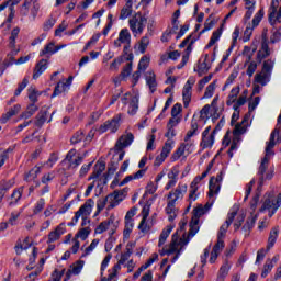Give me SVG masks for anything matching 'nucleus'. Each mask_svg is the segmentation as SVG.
Instances as JSON below:
<instances>
[{
	"label": "nucleus",
	"mask_w": 281,
	"mask_h": 281,
	"mask_svg": "<svg viewBox=\"0 0 281 281\" xmlns=\"http://www.w3.org/2000/svg\"><path fill=\"white\" fill-rule=\"evenodd\" d=\"M273 261H271V259H268L266 261V263L263 265V269L261 272V278H267L269 276V273H271L272 269H273Z\"/></svg>",
	"instance_id": "nucleus-52"
},
{
	"label": "nucleus",
	"mask_w": 281,
	"mask_h": 281,
	"mask_svg": "<svg viewBox=\"0 0 281 281\" xmlns=\"http://www.w3.org/2000/svg\"><path fill=\"white\" fill-rule=\"evenodd\" d=\"M117 231V222L115 217L111 215L108 220L101 222L95 228V234H104V232H109L110 236H113Z\"/></svg>",
	"instance_id": "nucleus-10"
},
{
	"label": "nucleus",
	"mask_w": 281,
	"mask_h": 281,
	"mask_svg": "<svg viewBox=\"0 0 281 281\" xmlns=\"http://www.w3.org/2000/svg\"><path fill=\"white\" fill-rule=\"evenodd\" d=\"M21 0H14L10 7V14L7 19V22L2 23L1 27H3L4 25H7L8 30H10V24L12 23L13 19H14V5H18V3H20Z\"/></svg>",
	"instance_id": "nucleus-39"
},
{
	"label": "nucleus",
	"mask_w": 281,
	"mask_h": 281,
	"mask_svg": "<svg viewBox=\"0 0 281 281\" xmlns=\"http://www.w3.org/2000/svg\"><path fill=\"white\" fill-rule=\"evenodd\" d=\"M144 175H146V169H140L136 173L125 177L119 186H126V183H130V181H133L134 179H142Z\"/></svg>",
	"instance_id": "nucleus-32"
},
{
	"label": "nucleus",
	"mask_w": 281,
	"mask_h": 281,
	"mask_svg": "<svg viewBox=\"0 0 281 281\" xmlns=\"http://www.w3.org/2000/svg\"><path fill=\"white\" fill-rule=\"evenodd\" d=\"M48 65H49V61H47V59H41L34 68L33 79L37 80V78H41V76H43V74L47 71Z\"/></svg>",
	"instance_id": "nucleus-20"
},
{
	"label": "nucleus",
	"mask_w": 281,
	"mask_h": 281,
	"mask_svg": "<svg viewBox=\"0 0 281 281\" xmlns=\"http://www.w3.org/2000/svg\"><path fill=\"white\" fill-rule=\"evenodd\" d=\"M238 93H240V87H234L229 94H228V99L226 101L227 106H232L234 104V102H236L237 98H238Z\"/></svg>",
	"instance_id": "nucleus-38"
},
{
	"label": "nucleus",
	"mask_w": 281,
	"mask_h": 281,
	"mask_svg": "<svg viewBox=\"0 0 281 281\" xmlns=\"http://www.w3.org/2000/svg\"><path fill=\"white\" fill-rule=\"evenodd\" d=\"M33 7L32 0H25L20 9L21 16H27L30 14V9Z\"/></svg>",
	"instance_id": "nucleus-53"
},
{
	"label": "nucleus",
	"mask_w": 281,
	"mask_h": 281,
	"mask_svg": "<svg viewBox=\"0 0 281 281\" xmlns=\"http://www.w3.org/2000/svg\"><path fill=\"white\" fill-rule=\"evenodd\" d=\"M256 69H258V64L256 61H250L246 70L247 76L251 78L254 74H256Z\"/></svg>",
	"instance_id": "nucleus-63"
},
{
	"label": "nucleus",
	"mask_w": 281,
	"mask_h": 281,
	"mask_svg": "<svg viewBox=\"0 0 281 281\" xmlns=\"http://www.w3.org/2000/svg\"><path fill=\"white\" fill-rule=\"evenodd\" d=\"M87 154L78 155L76 149H70L68 154L66 155V158L64 159L63 164H65L66 169L71 170V172H76L78 170V166L85 161V157Z\"/></svg>",
	"instance_id": "nucleus-7"
},
{
	"label": "nucleus",
	"mask_w": 281,
	"mask_h": 281,
	"mask_svg": "<svg viewBox=\"0 0 281 281\" xmlns=\"http://www.w3.org/2000/svg\"><path fill=\"white\" fill-rule=\"evenodd\" d=\"M269 54H271V50H269V42H267V40H262L261 49L257 53L258 63H262Z\"/></svg>",
	"instance_id": "nucleus-26"
},
{
	"label": "nucleus",
	"mask_w": 281,
	"mask_h": 281,
	"mask_svg": "<svg viewBox=\"0 0 281 281\" xmlns=\"http://www.w3.org/2000/svg\"><path fill=\"white\" fill-rule=\"evenodd\" d=\"M256 221H258V214H251L245 225L243 226V232H245L246 236H249V232L254 229V226L256 225Z\"/></svg>",
	"instance_id": "nucleus-28"
},
{
	"label": "nucleus",
	"mask_w": 281,
	"mask_h": 281,
	"mask_svg": "<svg viewBox=\"0 0 281 281\" xmlns=\"http://www.w3.org/2000/svg\"><path fill=\"white\" fill-rule=\"evenodd\" d=\"M110 199V205H108V210H113V207H117L124 199H126V190L123 189L121 191H114L113 193L108 195Z\"/></svg>",
	"instance_id": "nucleus-16"
},
{
	"label": "nucleus",
	"mask_w": 281,
	"mask_h": 281,
	"mask_svg": "<svg viewBox=\"0 0 281 281\" xmlns=\"http://www.w3.org/2000/svg\"><path fill=\"white\" fill-rule=\"evenodd\" d=\"M246 13L244 15V21L247 23L251 16H254V12H256V0H244Z\"/></svg>",
	"instance_id": "nucleus-24"
},
{
	"label": "nucleus",
	"mask_w": 281,
	"mask_h": 281,
	"mask_svg": "<svg viewBox=\"0 0 281 281\" xmlns=\"http://www.w3.org/2000/svg\"><path fill=\"white\" fill-rule=\"evenodd\" d=\"M279 209H280V204H278L274 196L268 195V198H266V200L263 202L261 212L265 210H268L269 216L271 217V216H273V214H276V212H278Z\"/></svg>",
	"instance_id": "nucleus-19"
},
{
	"label": "nucleus",
	"mask_w": 281,
	"mask_h": 281,
	"mask_svg": "<svg viewBox=\"0 0 281 281\" xmlns=\"http://www.w3.org/2000/svg\"><path fill=\"white\" fill-rule=\"evenodd\" d=\"M67 232V228H65V224H59L55 231L50 232L48 234V243H56V240L60 239V236Z\"/></svg>",
	"instance_id": "nucleus-23"
},
{
	"label": "nucleus",
	"mask_w": 281,
	"mask_h": 281,
	"mask_svg": "<svg viewBox=\"0 0 281 281\" xmlns=\"http://www.w3.org/2000/svg\"><path fill=\"white\" fill-rule=\"evenodd\" d=\"M146 23H148V19L142 15V13H136L128 20L130 30L134 34V36H139L144 34Z\"/></svg>",
	"instance_id": "nucleus-6"
},
{
	"label": "nucleus",
	"mask_w": 281,
	"mask_h": 281,
	"mask_svg": "<svg viewBox=\"0 0 281 281\" xmlns=\"http://www.w3.org/2000/svg\"><path fill=\"white\" fill-rule=\"evenodd\" d=\"M249 126V114H246L243 119V121L238 124H236L234 131H233V142L231 145V148L228 150V154L231 157H233L234 154H232V150H236L238 148V142H240V135H245L247 133V127Z\"/></svg>",
	"instance_id": "nucleus-5"
},
{
	"label": "nucleus",
	"mask_w": 281,
	"mask_h": 281,
	"mask_svg": "<svg viewBox=\"0 0 281 281\" xmlns=\"http://www.w3.org/2000/svg\"><path fill=\"white\" fill-rule=\"evenodd\" d=\"M278 228H272L270 231V235H269V238H268V246H267V249H271V247H273V245H276V240H278Z\"/></svg>",
	"instance_id": "nucleus-45"
},
{
	"label": "nucleus",
	"mask_w": 281,
	"mask_h": 281,
	"mask_svg": "<svg viewBox=\"0 0 281 281\" xmlns=\"http://www.w3.org/2000/svg\"><path fill=\"white\" fill-rule=\"evenodd\" d=\"M180 146H181V148H183L184 154H186L187 157L189 155H192V151H193V149H192V140L182 143Z\"/></svg>",
	"instance_id": "nucleus-64"
},
{
	"label": "nucleus",
	"mask_w": 281,
	"mask_h": 281,
	"mask_svg": "<svg viewBox=\"0 0 281 281\" xmlns=\"http://www.w3.org/2000/svg\"><path fill=\"white\" fill-rule=\"evenodd\" d=\"M278 133V130H274L270 134V139L266 145V155L261 160V164L259 166L258 170V177H259V186H262L265 183V172H267V168H269V161L271 157H273V148H276V134Z\"/></svg>",
	"instance_id": "nucleus-4"
},
{
	"label": "nucleus",
	"mask_w": 281,
	"mask_h": 281,
	"mask_svg": "<svg viewBox=\"0 0 281 281\" xmlns=\"http://www.w3.org/2000/svg\"><path fill=\"white\" fill-rule=\"evenodd\" d=\"M222 31L218 29L217 31L213 32L212 37L207 44V47H212L220 38H221Z\"/></svg>",
	"instance_id": "nucleus-62"
},
{
	"label": "nucleus",
	"mask_w": 281,
	"mask_h": 281,
	"mask_svg": "<svg viewBox=\"0 0 281 281\" xmlns=\"http://www.w3.org/2000/svg\"><path fill=\"white\" fill-rule=\"evenodd\" d=\"M122 265L124 263H120V260L116 265H114L112 272H110L109 278H103L102 281H115V277L117 276V272L120 271V269H122Z\"/></svg>",
	"instance_id": "nucleus-47"
},
{
	"label": "nucleus",
	"mask_w": 281,
	"mask_h": 281,
	"mask_svg": "<svg viewBox=\"0 0 281 281\" xmlns=\"http://www.w3.org/2000/svg\"><path fill=\"white\" fill-rule=\"evenodd\" d=\"M109 205H111V200L109 199V195H106L105 198L98 200L97 210L98 212H102V210H104V207H109Z\"/></svg>",
	"instance_id": "nucleus-50"
},
{
	"label": "nucleus",
	"mask_w": 281,
	"mask_h": 281,
	"mask_svg": "<svg viewBox=\"0 0 281 281\" xmlns=\"http://www.w3.org/2000/svg\"><path fill=\"white\" fill-rule=\"evenodd\" d=\"M210 115H212V108L210 104H206L200 111V117H202V120H207Z\"/></svg>",
	"instance_id": "nucleus-61"
},
{
	"label": "nucleus",
	"mask_w": 281,
	"mask_h": 281,
	"mask_svg": "<svg viewBox=\"0 0 281 281\" xmlns=\"http://www.w3.org/2000/svg\"><path fill=\"white\" fill-rule=\"evenodd\" d=\"M43 272V266H38L33 272L25 277V281H35Z\"/></svg>",
	"instance_id": "nucleus-54"
},
{
	"label": "nucleus",
	"mask_w": 281,
	"mask_h": 281,
	"mask_svg": "<svg viewBox=\"0 0 281 281\" xmlns=\"http://www.w3.org/2000/svg\"><path fill=\"white\" fill-rule=\"evenodd\" d=\"M270 80H271V75L263 70H261L259 74L255 76V82L257 85H261V87H266V85H269Z\"/></svg>",
	"instance_id": "nucleus-27"
},
{
	"label": "nucleus",
	"mask_w": 281,
	"mask_h": 281,
	"mask_svg": "<svg viewBox=\"0 0 281 281\" xmlns=\"http://www.w3.org/2000/svg\"><path fill=\"white\" fill-rule=\"evenodd\" d=\"M98 245H100V239H93L90 246H88L85 249V254L81 256V258H85V256H89L91 252H93L95 250V247H98Z\"/></svg>",
	"instance_id": "nucleus-57"
},
{
	"label": "nucleus",
	"mask_w": 281,
	"mask_h": 281,
	"mask_svg": "<svg viewBox=\"0 0 281 281\" xmlns=\"http://www.w3.org/2000/svg\"><path fill=\"white\" fill-rule=\"evenodd\" d=\"M210 71V65H207V55L203 60H200L198 64V74L202 76L203 74H207Z\"/></svg>",
	"instance_id": "nucleus-42"
},
{
	"label": "nucleus",
	"mask_w": 281,
	"mask_h": 281,
	"mask_svg": "<svg viewBox=\"0 0 281 281\" xmlns=\"http://www.w3.org/2000/svg\"><path fill=\"white\" fill-rule=\"evenodd\" d=\"M48 113L49 112L47 110H43V109L37 113V115L35 117V122H34V124H35V126H37V128H41L43 126V124H45V122H47Z\"/></svg>",
	"instance_id": "nucleus-31"
},
{
	"label": "nucleus",
	"mask_w": 281,
	"mask_h": 281,
	"mask_svg": "<svg viewBox=\"0 0 281 281\" xmlns=\"http://www.w3.org/2000/svg\"><path fill=\"white\" fill-rule=\"evenodd\" d=\"M95 205V202L92 199H88L83 205L80 206V209L77 211L81 214L82 218V225H87V216L91 215L93 212V207Z\"/></svg>",
	"instance_id": "nucleus-18"
},
{
	"label": "nucleus",
	"mask_w": 281,
	"mask_h": 281,
	"mask_svg": "<svg viewBox=\"0 0 281 281\" xmlns=\"http://www.w3.org/2000/svg\"><path fill=\"white\" fill-rule=\"evenodd\" d=\"M135 139V136H133L132 133H127L122 135L115 146H114V150L115 153H122V150H124V148H127V146H131L133 144V140Z\"/></svg>",
	"instance_id": "nucleus-14"
},
{
	"label": "nucleus",
	"mask_w": 281,
	"mask_h": 281,
	"mask_svg": "<svg viewBox=\"0 0 281 281\" xmlns=\"http://www.w3.org/2000/svg\"><path fill=\"white\" fill-rule=\"evenodd\" d=\"M21 212L23 211L11 213L10 218L8 221L11 227H14V225H19V217L21 216Z\"/></svg>",
	"instance_id": "nucleus-59"
},
{
	"label": "nucleus",
	"mask_w": 281,
	"mask_h": 281,
	"mask_svg": "<svg viewBox=\"0 0 281 281\" xmlns=\"http://www.w3.org/2000/svg\"><path fill=\"white\" fill-rule=\"evenodd\" d=\"M25 249H30V241L27 238H25L22 244H18L15 246V254H18V256H21V254H23V250Z\"/></svg>",
	"instance_id": "nucleus-56"
},
{
	"label": "nucleus",
	"mask_w": 281,
	"mask_h": 281,
	"mask_svg": "<svg viewBox=\"0 0 281 281\" xmlns=\"http://www.w3.org/2000/svg\"><path fill=\"white\" fill-rule=\"evenodd\" d=\"M210 207H212V205L206 204L204 207L198 206L196 209H194L193 216H192L191 223H190L189 236H191V237L196 236V234L199 233V218H201V216H203V214H205V212H207L210 210Z\"/></svg>",
	"instance_id": "nucleus-9"
},
{
	"label": "nucleus",
	"mask_w": 281,
	"mask_h": 281,
	"mask_svg": "<svg viewBox=\"0 0 281 281\" xmlns=\"http://www.w3.org/2000/svg\"><path fill=\"white\" fill-rule=\"evenodd\" d=\"M170 232H172V227H168L161 232L159 241H158V247H164L166 245V240H168V236H170Z\"/></svg>",
	"instance_id": "nucleus-49"
},
{
	"label": "nucleus",
	"mask_w": 281,
	"mask_h": 281,
	"mask_svg": "<svg viewBox=\"0 0 281 281\" xmlns=\"http://www.w3.org/2000/svg\"><path fill=\"white\" fill-rule=\"evenodd\" d=\"M265 16V9H260L252 19V24H247L244 31V42L247 43L251 38V34H254V29L260 25V21H262Z\"/></svg>",
	"instance_id": "nucleus-11"
},
{
	"label": "nucleus",
	"mask_w": 281,
	"mask_h": 281,
	"mask_svg": "<svg viewBox=\"0 0 281 281\" xmlns=\"http://www.w3.org/2000/svg\"><path fill=\"white\" fill-rule=\"evenodd\" d=\"M188 192V184L179 183L173 191L168 194V202L165 209L169 221H175L177 218V201L183 200L186 193Z\"/></svg>",
	"instance_id": "nucleus-1"
},
{
	"label": "nucleus",
	"mask_w": 281,
	"mask_h": 281,
	"mask_svg": "<svg viewBox=\"0 0 281 281\" xmlns=\"http://www.w3.org/2000/svg\"><path fill=\"white\" fill-rule=\"evenodd\" d=\"M36 111H38V106L34 103H31L27 105L26 111H24L21 115H20V120H30V117H32V115H34V113H36Z\"/></svg>",
	"instance_id": "nucleus-33"
},
{
	"label": "nucleus",
	"mask_w": 281,
	"mask_h": 281,
	"mask_svg": "<svg viewBox=\"0 0 281 281\" xmlns=\"http://www.w3.org/2000/svg\"><path fill=\"white\" fill-rule=\"evenodd\" d=\"M238 210L240 209L237 204L233 205V207L229 210L225 223L220 227V231L217 233L218 239L223 240V238H225L227 229H229V225H232L234 221L235 232H238V229H240V226L243 225V223H245V213H238Z\"/></svg>",
	"instance_id": "nucleus-2"
},
{
	"label": "nucleus",
	"mask_w": 281,
	"mask_h": 281,
	"mask_svg": "<svg viewBox=\"0 0 281 281\" xmlns=\"http://www.w3.org/2000/svg\"><path fill=\"white\" fill-rule=\"evenodd\" d=\"M181 157H183V159L188 158V156L186 155V150L180 145L179 148L171 155L170 159H171V161H179V159H181Z\"/></svg>",
	"instance_id": "nucleus-48"
},
{
	"label": "nucleus",
	"mask_w": 281,
	"mask_h": 281,
	"mask_svg": "<svg viewBox=\"0 0 281 281\" xmlns=\"http://www.w3.org/2000/svg\"><path fill=\"white\" fill-rule=\"evenodd\" d=\"M178 177H179V167L171 168V170L168 172L169 181L167 182L165 190H170V188H175L177 186Z\"/></svg>",
	"instance_id": "nucleus-21"
},
{
	"label": "nucleus",
	"mask_w": 281,
	"mask_h": 281,
	"mask_svg": "<svg viewBox=\"0 0 281 281\" xmlns=\"http://www.w3.org/2000/svg\"><path fill=\"white\" fill-rule=\"evenodd\" d=\"M195 82L196 79L194 77H190L183 86L182 99L186 109L190 106V102L192 101V88L194 87Z\"/></svg>",
	"instance_id": "nucleus-12"
},
{
	"label": "nucleus",
	"mask_w": 281,
	"mask_h": 281,
	"mask_svg": "<svg viewBox=\"0 0 281 281\" xmlns=\"http://www.w3.org/2000/svg\"><path fill=\"white\" fill-rule=\"evenodd\" d=\"M223 177L225 172L221 171L216 177H212L209 182V196H215L221 192V183H223Z\"/></svg>",
	"instance_id": "nucleus-13"
},
{
	"label": "nucleus",
	"mask_w": 281,
	"mask_h": 281,
	"mask_svg": "<svg viewBox=\"0 0 281 281\" xmlns=\"http://www.w3.org/2000/svg\"><path fill=\"white\" fill-rule=\"evenodd\" d=\"M214 91H216V81H213L212 83H210L206 87L202 100H210V98H212V95H214Z\"/></svg>",
	"instance_id": "nucleus-46"
},
{
	"label": "nucleus",
	"mask_w": 281,
	"mask_h": 281,
	"mask_svg": "<svg viewBox=\"0 0 281 281\" xmlns=\"http://www.w3.org/2000/svg\"><path fill=\"white\" fill-rule=\"evenodd\" d=\"M194 135H199V123L196 121H191V128L187 132V135L184 136V142H190Z\"/></svg>",
	"instance_id": "nucleus-35"
},
{
	"label": "nucleus",
	"mask_w": 281,
	"mask_h": 281,
	"mask_svg": "<svg viewBox=\"0 0 281 281\" xmlns=\"http://www.w3.org/2000/svg\"><path fill=\"white\" fill-rule=\"evenodd\" d=\"M125 45V49L131 47V31L128 29H122L119 33V37L114 41V47H122Z\"/></svg>",
	"instance_id": "nucleus-15"
},
{
	"label": "nucleus",
	"mask_w": 281,
	"mask_h": 281,
	"mask_svg": "<svg viewBox=\"0 0 281 281\" xmlns=\"http://www.w3.org/2000/svg\"><path fill=\"white\" fill-rule=\"evenodd\" d=\"M149 65H150V57L148 56L142 57L138 63V71H144L145 69H148Z\"/></svg>",
	"instance_id": "nucleus-58"
},
{
	"label": "nucleus",
	"mask_w": 281,
	"mask_h": 281,
	"mask_svg": "<svg viewBox=\"0 0 281 281\" xmlns=\"http://www.w3.org/2000/svg\"><path fill=\"white\" fill-rule=\"evenodd\" d=\"M188 243H190V238H186V235H183V238L179 239L177 234H173L169 246H165L160 250V256H170L176 254L171 260V262L175 263L177 260H179V256L183 254L186 247H188Z\"/></svg>",
	"instance_id": "nucleus-3"
},
{
	"label": "nucleus",
	"mask_w": 281,
	"mask_h": 281,
	"mask_svg": "<svg viewBox=\"0 0 281 281\" xmlns=\"http://www.w3.org/2000/svg\"><path fill=\"white\" fill-rule=\"evenodd\" d=\"M146 83L147 87H149V91H151V93H155V91H157V80L155 79V72L148 71L146 74Z\"/></svg>",
	"instance_id": "nucleus-30"
},
{
	"label": "nucleus",
	"mask_w": 281,
	"mask_h": 281,
	"mask_svg": "<svg viewBox=\"0 0 281 281\" xmlns=\"http://www.w3.org/2000/svg\"><path fill=\"white\" fill-rule=\"evenodd\" d=\"M172 148H175V142L172 140H167L161 149V155L167 157L172 153Z\"/></svg>",
	"instance_id": "nucleus-51"
},
{
	"label": "nucleus",
	"mask_w": 281,
	"mask_h": 281,
	"mask_svg": "<svg viewBox=\"0 0 281 281\" xmlns=\"http://www.w3.org/2000/svg\"><path fill=\"white\" fill-rule=\"evenodd\" d=\"M66 91H69V85H67L64 79L55 87L52 98H56V95H60V93H65Z\"/></svg>",
	"instance_id": "nucleus-36"
},
{
	"label": "nucleus",
	"mask_w": 281,
	"mask_h": 281,
	"mask_svg": "<svg viewBox=\"0 0 281 281\" xmlns=\"http://www.w3.org/2000/svg\"><path fill=\"white\" fill-rule=\"evenodd\" d=\"M132 12H133V7H128L127 4H125V7L121 10L120 19L122 21L128 19Z\"/></svg>",
	"instance_id": "nucleus-60"
},
{
	"label": "nucleus",
	"mask_w": 281,
	"mask_h": 281,
	"mask_svg": "<svg viewBox=\"0 0 281 281\" xmlns=\"http://www.w3.org/2000/svg\"><path fill=\"white\" fill-rule=\"evenodd\" d=\"M23 190H24V188L20 187L13 191V193L11 194V198H10V202H9L10 207L16 205V203H19V201H21V199L23 198Z\"/></svg>",
	"instance_id": "nucleus-29"
},
{
	"label": "nucleus",
	"mask_w": 281,
	"mask_h": 281,
	"mask_svg": "<svg viewBox=\"0 0 281 281\" xmlns=\"http://www.w3.org/2000/svg\"><path fill=\"white\" fill-rule=\"evenodd\" d=\"M57 52H60V47H56L54 42H50L40 52V56H47L49 58V56H54Z\"/></svg>",
	"instance_id": "nucleus-25"
},
{
	"label": "nucleus",
	"mask_w": 281,
	"mask_h": 281,
	"mask_svg": "<svg viewBox=\"0 0 281 281\" xmlns=\"http://www.w3.org/2000/svg\"><path fill=\"white\" fill-rule=\"evenodd\" d=\"M11 52L8 54V58L9 61H7V67H10L11 65H14V56H16L19 54V52H21V48H16V44H14V46H9Z\"/></svg>",
	"instance_id": "nucleus-41"
},
{
	"label": "nucleus",
	"mask_w": 281,
	"mask_h": 281,
	"mask_svg": "<svg viewBox=\"0 0 281 281\" xmlns=\"http://www.w3.org/2000/svg\"><path fill=\"white\" fill-rule=\"evenodd\" d=\"M188 224V222L187 221H181L180 222V228L175 233V234H177V236H178V240H181V238H183V236H186V238H189V241H190V238H192L191 236H190V231H189V234H186L183 231L186 229V225Z\"/></svg>",
	"instance_id": "nucleus-43"
},
{
	"label": "nucleus",
	"mask_w": 281,
	"mask_h": 281,
	"mask_svg": "<svg viewBox=\"0 0 281 281\" xmlns=\"http://www.w3.org/2000/svg\"><path fill=\"white\" fill-rule=\"evenodd\" d=\"M85 267V261L79 260L75 262L67 272V276H78Z\"/></svg>",
	"instance_id": "nucleus-34"
},
{
	"label": "nucleus",
	"mask_w": 281,
	"mask_h": 281,
	"mask_svg": "<svg viewBox=\"0 0 281 281\" xmlns=\"http://www.w3.org/2000/svg\"><path fill=\"white\" fill-rule=\"evenodd\" d=\"M27 91H29V100H31L33 104H36V102H38V95H41V93L36 91V88L34 87H30Z\"/></svg>",
	"instance_id": "nucleus-55"
},
{
	"label": "nucleus",
	"mask_w": 281,
	"mask_h": 281,
	"mask_svg": "<svg viewBox=\"0 0 281 281\" xmlns=\"http://www.w3.org/2000/svg\"><path fill=\"white\" fill-rule=\"evenodd\" d=\"M120 120H122V114L114 116L111 121H106L103 125L100 126L101 133H106V131L116 133L117 128H120Z\"/></svg>",
	"instance_id": "nucleus-17"
},
{
	"label": "nucleus",
	"mask_w": 281,
	"mask_h": 281,
	"mask_svg": "<svg viewBox=\"0 0 281 281\" xmlns=\"http://www.w3.org/2000/svg\"><path fill=\"white\" fill-rule=\"evenodd\" d=\"M229 269H232V266L228 262H225L218 270L216 281H225V278L229 274Z\"/></svg>",
	"instance_id": "nucleus-37"
},
{
	"label": "nucleus",
	"mask_w": 281,
	"mask_h": 281,
	"mask_svg": "<svg viewBox=\"0 0 281 281\" xmlns=\"http://www.w3.org/2000/svg\"><path fill=\"white\" fill-rule=\"evenodd\" d=\"M121 102L122 104H124V106L128 104V109H127L128 115H135L139 110V94L137 93L126 92L121 98Z\"/></svg>",
	"instance_id": "nucleus-8"
},
{
	"label": "nucleus",
	"mask_w": 281,
	"mask_h": 281,
	"mask_svg": "<svg viewBox=\"0 0 281 281\" xmlns=\"http://www.w3.org/2000/svg\"><path fill=\"white\" fill-rule=\"evenodd\" d=\"M218 133V127L214 128L211 134L202 135L201 146L202 148H212L214 146L215 135Z\"/></svg>",
	"instance_id": "nucleus-22"
},
{
	"label": "nucleus",
	"mask_w": 281,
	"mask_h": 281,
	"mask_svg": "<svg viewBox=\"0 0 281 281\" xmlns=\"http://www.w3.org/2000/svg\"><path fill=\"white\" fill-rule=\"evenodd\" d=\"M148 45H150V37L148 35H145L139 41L138 52L140 54H146V49H148Z\"/></svg>",
	"instance_id": "nucleus-40"
},
{
	"label": "nucleus",
	"mask_w": 281,
	"mask_h": 281,
	"mask_svg": "<svg viewBox=\"0 0 281 281\" xmlns=\"http://www.w3.org/2000/svg\"><path fill=\"white\" fill-rule=\"evenodd\" d=\"M20 32H21V27L19 26H15L11 31V35L9 37V47H14V45H16V38H19Z\"/></svg>",
	"instance_id": "nucleus-44"
}]
</instances>
